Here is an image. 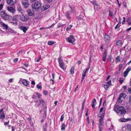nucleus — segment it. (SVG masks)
I'll return each instance as SVG.
<instances>
[{
	"instance_id": "46",
	"label": "nucleus",
	"mask_w": 131,
	"mask_h": 131,
	"mask_svg": "<svg viewBox=\"0 0 131 131\" xmlns=\"http://www.w3.org/2000/svg\"><path fill=\"white\" fill-rule=\"evenodd\" d=\"M123 21L122 23L123 24H124V23L125 22V17H123Z\"/></svg>"
},
{
	"instance_id": "51",
	"label": "nucleus",
	"mask_w": 131,
	"mask_h": 131,
	"mask_svg": "<svg viewBox=\"0 0 131 131\" xmlns=\"http://www.w3.org/2000/svg\"><path fill=\"white\" fill-rule=\"evenodd\" d=\"M15 127L13 126L12 127V131H14Z\"/></svg>"
},
{
	"instance_id": "7",
	"label": "nucleus",
	"mask_w": 131,
	"mask_h": 131,
	"mask_svg": "<svg viewBox=\"0 0 131 131\" xmlns=\"http://www.w3.org/2000/svg\"><path fill=\"white\" fill-rule=\"evenodd\" d=\"M68 42L70 43H73L75 40V39L73 36L71 35L70 37L67 38Z\"/></svg>"
},
{
	"instance_id": "39",
	"label": "nucleus",
	"mask_w": 131,
	"mask_h": 131,
	"mask_svg": "<svg viewBox=\"0 0 131 131\" xmlns=\"http://www.w3.org/2000/svg\"><path fill=\"white\" fill-rule=\"evenodd\" d=\"M127 128L128 130H131V124L128 125L127 126Z\"/></svg>"
},
{
	"instance_id": "8",
	"label": "nucleus",
	"mask_w": 131,
	"mask_h": 131,
	"mask_svg": "<svg viewBox=\"0 0 131 131\" xmlns=\"http://www.w3.org/2000/svg\"><path fill=\"white\" fill-rule=\"evenodd\" d=\"M17 0H6L7 3L12 5H14L16 2Z\"/></svg>"
},
{
	"instance_id": "16",
	"label": "nucleus",
	"mask_w": 131,
	"mask_h": 131,
	"mask_svg": "<svg viewBox=\"0 0 131 131\" xmlns=\"http://www.w3.org/2000/svg\"><path fill=\"white\" fill-rule=\"evenodd\" d=\"M26 12L28 15L29 16H31L34 14L33 13L31 12L30 9H28L27 10Z\"/></svg>"
},
{
	"instance_id": "25",
	"label": "nucleus",
	"mask_w": 131,
	"mask_h": 131,
	"mask_svg": "<svg viewBox=\"0 0 131 131\" xmlns=\"http://www.w3.org/2000/svg\"><path fill=\"white\" fill-rule=\"evenodd\" d=\"M18 18V15L15 16H14L12 18L13 21H16V22H17V19Z\"/></svg>"
},
{
	"instance_id": "14",
	"label": "nucleus",
	"mask_w": 131,
	"mask_h": 131,
	"mask_svg": "<svg viewBox=\"0 0 131 131\" xmlns=\"http://www.w3.org/2000/svg\"><path fill=\"white\" fill-rule=\"evenodd\" d=\"M50 7V6L46 4L43 6V7L42 8V10L44 11L45 10L48 9Z\"/></svg>"
},
{
	"instance_id": "45",
	"label": "nucleus",
	"mask_w": 131,
	"mask_h": 131,
	"mask_svg": "<svg viewBox=\"0 0 131 131\" xmlns=\"http://www.w3.org/2000/svg\"><path fill=\"white\" fill-rule=\"evenodd\" d=\"M122 64H121L119 65V71H120L121 69L122 68Z\"/></svg>"
},
{
	"instance_id": "38",
	"label": "nucleus",
	"mask_w": 131,
	"mask_h": 131,
	"mask_svg": "<svg viewBox=\"0 0 131 131\" xmlns=\"http://www.w3.org/2000/svg\"><path fill=\"white\" fill-rule=\"evenodd\" d=\"M36 95H37V97L38 98H40V96H41V95L40 94V93H36Z\"/></svg>"
},
{
	"instance_id": "31",
	"label": "nucleus",
	"mask_w": 131,
	"mask_h": 131,
	"mask_svg": "<svg viewBox=\"0 0 131 131\" xmlns=\"http://www.w3.org/2000/svg\"><path fill=\"white\" fill-rule=\"evenodd\" d=\"M120 61V59L119 56H117L116 59V63Z\"/></svg>"
},
{
	"instance_id": "33",
	"label": "nucleus",
	"mask_w": 131,
	"mask_h": 131,
	"mask_svg": "<svg viewBox=\"0 0 131 131\" xmlns=\"http://www.w3.org/2000/svg\"><path fill=\"white\" fill-rule=\"evenodd\" d=\"M104 113H103L101 115V116H99V117H100V119H103L104 118Z\"/></svg>"
},
{
	"instance_id": "55",
	"label": "nucleus",
	"mask_w": 131,
	"mask_h": 131,
	"mask_svg": "<svg viewBox=\"0 0 131 131\" xmlns=\"http://www.w3.org/2000/svg\"><path fill=\"white\" fill-rule=\"evenodd\" d=\"M119 24V23L115 27V29H117L119 27V26H118V25Z\"/></svg>"
},
{
	"instance_id": "36",
	"label": "nucleus",
	"mask_w": 131,
	"mask_h": 131,
	"mask_svg": "<svg viewBox=\"0 0 131 131\" xmlns=\"http://www.w3.org/2000/svg\"><path fill=\"white\" fill-rule=\"evenodd\" d=\"M109 15L110 16H111L112 17H113L114 16L113 15V12H112L110 11H109Z\"/></svg>"
},
{
	"instance_id": "52",
	"label": "nucleus",
	"mask_w": 131,
	"mask_h": 131,
	"mask_svg": "<svg viewBox=\"0 0 131 131\" xmlns=\"http://www.w3.org/2000/svg\"><path fill=\"white\" fill-rule=\"evenodd\" d=\"M70 29H71L70 27H69L68 26L67 27L66 30H67V31H68L70 30Z\"/></svg>"
},
{
	"instance_id": "5",
	"label": "nucleus",
	"mask_w": 131,
	"mask_h": 131,
	"mask_svg": "<svg viewBox=\"0 0 131 131\" xmlns=\"http://www.w3.org/2000/svg\"><path fill=\"white\" fill-rule=\"evenodd\" d=\"M22 4L25 8H27L29 6V2L27 0H23L21 2Z\"/></svg>"
},
{
	"instance_id": "22",
	"label": "nucleus",
	"mask_w": 131,
	"mask_h": 131,
	"mask_svg": "<svg viewBox=\"0 0 131 131\" xmlns=\"http://www.w3.org/2000/svg\"><path fill=\"white\" fill-rule=\"evenodd\" d=\"M9 23H10L12 25L16 26L17 25V22L16 21H10Z\"/></svg>"
},
{
	"instance_id": "10",
	"label": "nucleus",
	"mask_w": 131,
	"mask_h": 131,
	"mask_svg": "<svg viewBox=\"0 0 131 131\" xmlns=\"http://www.w3.org/2000/svg\"><path fill=\"white\" fill-rule=\"evenodd\" d=\"M0 24L3 27L4 29H7L8 27L7 25L3 23L1 20H0Z\"/></svg>"
},
{
	"instance_id": "35",
	"label": "nucleus",
	"mask_w": 131,
	"mask_h": 131,
	"mask_svg": "<svg viewBox=\"0 0 131 131\" xmlns=\"http://www.w3.org/2000/svg\"><path fill=\"white\" fill-rule=\"evenodd\" d=\"M104 88L106 90H107L109 88L107 84H106V85H104Z\"/></svg>"
},
{
	"instance_id": "4",
	"label": "nucleus",
	"mask_w": 131,
	"mask_h": 131,
	"mask_svg": "<svg viewBox=\"0 0 131 131\" xmlns=\"http://www.w3.org/2000/svg\"><path fill=\"white\" fill-rule=\"evenodd\" d=\"M58 61L59 65L60 67L63 69H64L65 68V65L63 62V60L61 59V57H59L58 58Z\"/></svg>"
},
{
	"instance_id": "44",
	"label": "nucleus",
	"mask_w": 131,
	"mask_h": 131,
	"mask_svg": "<svg viewBox=\"0 0 131 131\" xmlns=\"http://www.w3.org/2000/svg\"><path fill=\"white\" fill-rule=\"evenodd\" d=\"M131 68H130L129 67L126 70V71H127L128 72H128L131 70Z\"/></svg>"
},
{
	"instance_id": "60",
	"label": "nucleus",
	"mask_w": 131,
	"mask_h": 131,
	"mask_svg": "<svg viewBox=\"0 0 131 131\" xmlns=\"http://www.w3.org/2000/svg\"><path fill=\"white\" fill-rule=\"evenodd\" d=\"M129 101L130 104H131V95L129 97Z\"/></svg>"
},
{
	"instance_id": "15",
	"label": "nucleus",
	"mask_w": 131,
	"mask_h": 131,
	"mask_svg": "<svg viewBox=\"0 0 131 131\" xmlns=\"http://www.w3.org/2000/svg\"><path fill=\"white\" fill-rule=\"evenodd\" d=\"M96 103V100L95 99H94L92 102V107L93 108H95V105Z\"/></svg>"
},
{
	"instance_id": "29",
	"label": "nucleus",
	"mask_w": 131,
	"mask_h": 131,
	"mask_svg": "<svg viewBox=\"0 0 131 131\" xmlns=\"http://www.w3.org/2000/svg\"><path fill=\"white\" fill-rule=\"evenodd\" d=\"M47 123H46L43 126V129H44L43 131H47Z\"/></svg>"
},
{
	"instance_id": "50",
	"label": "nucleus",
	"mask_w": 131,
	"mask_h": 131,
	"mask_svg": "<svg viewBox=\"0 0 131 131\" xmlns=\"http://www.w3.org/2000/svg\"><path fill=\"white\" fill-rule=\"evenodd\" d=\"M63 117L64 116H63V115H62L61 116L60 121H63Z\"/></svg>"
},
{
	"instance_id": "27",
	"label": "nucleus",
	"mask_w": 131,
	"mask_h": 131,
	"mask_svg": "<svg viewBox=\"0 0 131 131\" xmlns=\"http://www.w3.org/2000/svg\"><path fill=\"white\" fill-rule=\"evenodd\" d=\"M55 43V42L53 41H49L48 42V44L49 45H53Z\"/></svg>"
},
{
	"instance_id": "32",
	"label": "nucleus",
	"mask_w": 131,
	"mask_h": 131,
	"mask_svg": "<svg viewBox=\"0 0 131 131\" xmlns=\"http://www.w3.org/2000/svg\"><path fill=\"white\" fill-rule=\"evenodd\" d=\"M128 73L127 71L126 70L123 73V76L124 77L126 76L128 74Z\"/></svg>"
},
{
	"instance_id": "63",
	"label": "nucleus",
	"mask_w": 131,
	"mask_h": 131,
	"mask_svg": "<svg viewBox=\"0 0 131 131\" xmlns=\"http://www.w3.org/2000/svg\"><path fill=\"white\" fill-rule=\"evenodd\" d=\"M127 86H124L123 87V88L124 89V90H125L126 89Z\"/></svg>"
},
{
	"instance_id": "47",
	"label": "nucleus",
	"mask_w": 131,
	"mask_h": 131,
	"mask_svg": "<svg viewBox=\"0 0 131 131\" xmlns=\"http://www.w3.org/2000/svg\"><path fill=\"white\" fill-rule=\"evenodd\" d=\"M43 93L45 95H47L48 94L47 92L46 91H44Z\"/></svg>"
},
{
	"instance_id": "13",
	"label": "nucleus",
	"mask_w": 131,
	"mask_h": 131,
	"mask_svg": "<svg viewBox=\"0 0 131 131\" xmlns=\"http://www.w3.org/2000/svg\"><path fill=\"white\" fill-rule=\"evenodd\" d=\"M20 29L23 31L24 33L26 32V31L28 30V28L27 27L21 26L20 27Z\"/></svg>"
},
{
	"instance_id": "1",
	"label": "nucleus",
	"mask_w": 131,
	"mask_h": 131,
	"mask_svg": "<svg viewBox=\"0 0 131 131\" xmlns=\"http://www.w3.org/2000/svg\"><path fill=\"white\" fill-rule=\"evenodd\" d=\"M114 110L118 115H124L126 112L123 107L120 106L116 104L114 106Z\"/></svg>"
},
{
	"instance_id": "59",
	"label": "nucleus",
	"mask_w": 131,
	"mask_h": 131,
	"mask_svg": "<svg viewBox=\"0 0 131 131\" xmlns=\"http://www.w3.org/2000/svg\"><path fill=\"white\" fill-rule=\"evenodd\" d=\"M9 121H8L7 122H5L4 123V124L5 125H8L9 124Z\"/></svg>"
},
{
	"instance_id": "24",
	"label": "nucleus",
	"mask_w": 131,
	"mask_h": 131,
	"mask_svg": "<svg viewBox=\"0 0 131 131\" xmlns=\"http://www.w3.org/2000/svg\"><path fill=\"white\" fill-rule=\"evenodd\" d=\"M5 118V116L4 114V112H2V113L0 115V119H3Z\"/></svg>"
},
{
	"instance_id": "62",
	"label": "nucleus",
	"mask_w": 131,
	"mask_h": 131,
	"mask_svg": "<svg viewBox=\"0 0 131 131\" xmlns=\"http://www.w3.org/2000/svg\"><path fill=\"white\" fill-rule=\"evenodd\" d=\"M32 98L33 99H36V96L35 95H32Z\"/></svg>"
},
{
	"instance_id": "19",
	"label": "nucleus",
	"mask_w": 131,
	"mask_h": 131,
	"mask_svg": "<svg viewBox=\"0 0 131 131\" xmlns=\"http://www.w3.org/2000/svg\"><path fill=\"white\" fill-rule=\"evenodd\" d=\"M22 83L25 86H27L28 85V83L27 81L25 80L24 79L22 81Z\"/></svg>"
},
{
	"instance_id": "21",
	"label": "nucleus",
	"mask_w": 131,
	"mask_h": 131,
	"mask_svg": "<svg viewBox=\"0 0 131 131\" xmlns=\"http://www.w3.org/2000/svg\"><path fill=\"white\" fill-rule=\"evenodd\" d=\"M117 45L119 46H121L122 45V42L121 41L119 40L118 41L116 42Z\"/></svg>"
},
{
	"instance_id": "61",
	"label": "nucleus",
	"mask_w": 131,
	"mask_h": 131,
	"mask_svg": "<svg viewBox=\"0 0 131 131\" xmlns=\"http://www.w3.org/2000/svg\"><path fill=\"white\" fill-rule=\"evenodd\" d=\"M13 79H11L9 80V82L10 83L12 82L13 81Z\"/></svg>"
},
{
	"instance_id": "56",
	"label": "nucleus",
	"mask_w": 131,
	"mask_h": 131,
	"mask_svg": "<svg viewBox=\"0 0 131 131\" xmlns=\"http://www.w3.org/2000/svg\"><path fill=\"white\" fill-rule=\"evenodd\" d=\"M18 58H15L14 60V62H16L17 61H18Z\"/></svg>"
},
{
	"instance_id": "54",
	"label": "nucleus",
	"mask_w": 131,
	"mask_h": 131,
	"mask_svg": "<svg viewBox=\"0 0 131 131\" xmlns=\"http://www.w3.org/2000/svg\"><path fill=\"white\" fill-rule=\"evenodd\" d=\"M45 119V117L44 116H42V119L41 120V122H43V121Z\"/></svg>"
},
{
	"instance_id": "64",
	"label": "nucleus",
	"mask_w": 131,
	"mask_h": 131,
	"mask_svg": "<svg viewBox=\"0 0 131 131\" xmlns=\"http://www.w3.org/2000/svg\"><path fill=\"white\" fill-rule=\"evenodd\" d=\"M131 30V27L127 29L126 31H129Z\"/></svg>"
},
{
	"instance_id": "23",
	"label": "nucleus",
	"mask_w": 131,
	"mask_h": 131,
	"mask_svg": "<svg viewBox=\"0 0 131 131\" xmlns=\"http://www.w3.org/2000/svg\"><path fill=\"white\" fill-rule=\"evenodd\" d=\"M125 95V93H122L120 94L119 97L121 98V99H123L125 98V96H124Z\"/></svg>"
},
{
	"instance_id": "41",
	"label": "nucleus",
	"mask_w": 131,
	"mask_h": 131,
	"mask_svg": "<svg viewBox=\"0 0 131 131\" xmlns=\"http://www.w3.org/2000/svg\"><path fill=\"white\" fill-rule=\"evenodd\" d=\"M85 104V101H84L82 103V109L83 110Z\"/></svg>"
},
{
	"instance_id": "58",
	"label": "nucleus",
	"mask_w": 131,
	"mask_h": 131,
	"mask_svg": "<svg viewBox=\"0 0 131 131\" xmlns=\"http://www.w3.org/2000/svg\"><path fill=\"white\" fill-rule=\"evenodd\" d=\"M31 83L33 85H34L35 83L34 81H31Z\"/></svg>"
},
{
	"instance_id": "53",
	"label": "nucleus",
	"mask_w": 131,
	"mask_h": 131,
	"mask_svg": "<svg viewBox=\"0 0 131 131\" xmlns=\"http://www.w3.org/2000/svg\"><path fill=\"white\" fill-rule=\"evenodd\" d=\"M111 80L110 81H109L107 82V83L109 85H111Z\"/></svg>"
},
{
	"instance_id": "6",
	"label": "nucleus",
	"mask_w": 131,
	"mask_h": 131,
	"mask_svg": "<svg viewBox=\"0 0 131 131\" xmlns=\"http://www.w3.org/2000/svg\"><path fill=\"white\" fill-rule=\"evenodd\" d=\"M20 20L22 21H25L27 20L29 18L28 16L24 15H22L20 16Z\"/></svg>"
},
{
	"instance_id": "11",
	"label": "nucleus",
	"mask_w": 131,
	"mask_h": 131,
	"mask_svg": "<svg viewBox=\"0 0 131 131\" xmlns=\"http://www.w3.org/2000/svg\"><path fill=\"white\" fill-rule=\"evenodd\" d=\"M89 68H87L85 69L83 72L82 78V81L83 80L84 78V77L85 76V74L86 72L88 70Z\"/></svg>"
},
{
	"instance_id": "9",
	"label": "nucleus",
	"mask_w": 131,
	"mask_h": 131,
	"mask_svg": "<svg viewBox=\"0 0 131 131\" xmlns=\"http://www.w3.org/2000/svg\"><path fill=\"white\" fill-rule=\"evenodd\" d=\"M8 11L9 12L13 14L15 11V9L12 7H7Z\"/></svg>"
},
{
	"instance_id": "48",
	"label": "nucleus",
	"mask_w": 131,
	"mask_h": 131,
	"mask_svg": "<svg viewBox=\"0 0 131 131\" xmlns=\"http://www.w3.org/2000/svg\"><path fill=\"white\" fill-rule=\"evenodd\" d=\"M99 123H102L103 121V119H99Z\"/></svg>"
},
{
	"instance_id": "17",
	"label": "nucleus",
	"mask_w": 131,
	"mask_h": 131,
	"mask_svg": "<svg viewBox=\"0 0 131 131\" xmlns=\"http://www.w3.org/2000/svg\"><path fill=\"white\" fill-rule=\"evenodd\" d=\"M92 4L94 6V9H96L97 10V7H98V6L97 5V4L94 1H92L91 2Z\"/></svg>"
},
{
	"instance_id": "28",
	"label": "nucleus",
	"mask_w": 131,
	"mask_h": 131,
	"mask_svg": "<svg viewBox=\"0 0 131 131\" xmlns=\"http://www.w3.org/2000/svg\"><path fill=\"white\" fill-rule=\"evenodd\" d=\"M65 128V125L64 123H63L61 127V130H64Z\"/></svg>"
},
{
	"instance_id": "3",
	"label": "nucleus",
	"mask_w": 131,
	"mask_h": 131,
	"mask_svg": "<svg viewBox=\"0 0 131 131\" xmlns=\"http://www.w3.org/2000/svg\"><path fill=\"white\" fill-rule=\"evenodd\" d=\"M1 17L4 20H8L9 18V16L4 11H2L1 13Z\"/></svg>"
},
{
	"instance_id": "34",
	"label": "nucleus",
	"mask_w": 131,
	"mask_h": 131,
	"mask_svg": "<svg viewBox=\"0 0 131 131\" xmlns=\"http://www.w3.org/2000/svg\"><path fill=\"white\" fill-rule=\"evenodd\" d=\"M4 4L3 3L0 4V11L2 10Z\"/></svg>"
},
{
	"instance_id": "12",
	"label": "nucleus",
	"mask_w": 131,
	"mask_h": 131,
	"mask_svg": "<svg viewBox=\"0 0 131 131\" xmlns=\"http://www.w3.org/2000/svg\"><path fill=\"white\" fill-rule=\"evenodd\" d=\"M104 39L105 41L108 42L110 40V37L108 35H104Z\"/></svg>"
},
{
	"instance_id": "42",
	"label": "nucleus",
	"mask_w": 131,
	"mask_h": 131,
	"mask_svg": "<svg viewBox=\"0 0 131 131\" xmlns=\"http://www.w3.org/2000/svg\"><path fill=\"white\" fill-rule=\"evenodd\" d=\"M37 88L38 89H41V85H39L38 84L37 85Z\"/></svg>"
},
{
	"instance_id": "2",
	"label": "nucleus",
	"mask_w": 131,
	"mask_h": 131,
	"mask_svg": "<svg viewBox=\"0 0 131 131\" xmlns=\"http://www.w3.org/2000/svg\"><path fill=\"white\" fill-rule=\"evenodd\" d=\"M41 6V3L39 2H37L32 4L31 5L32 8L33 9L37 10L40 8Z\"/></svg>"
},
{
	"instance_id": "40",
	"label": "nucleus",
	"mask_w": 131,
	"mask_h": 131,
	"mask_svg": "<svg viewBox=\"0 0 131 131\" xmlns=\"http://www.w3.org/2000/svg\"><path fill=\"white\" fill-rule=\"evenodd\" d=\"M107 54L106 52H105L103 55V58H106Z\"/></svg>"
},
{
	"instance_id": "57",
	"label": "nucleus",
	"mask_w": 131,
	"mask_h": 131,
	"mask_svg": "<svg viewBox=\"0 0 131 131\" xmlns=\"http://www.w3.org/2000/svg\"><path fill=\"white\" fill-rule=\"evenodd\" d=\"M86 119L87 121L88 122V124H89V117H87Z\"/></svg>"
},
{
	"instance_id": "18",
	"label": "nucleus",
	"mask_w": 131,
	"mask_h": 131,
	"mask_svg": "<svg viewBox=\"0 0 131 131\" xmlns=\"http://www.w3.org/2000/svg\"><path fill=\"white\" fill-rule=\"evenodd\" d=\"M108 59L111 63H113V62L114 59L111 56H110L108 57Z\"/></svg>"
},
{
	"instance_id": "43",
	"label": "nucleus",
	"mask_w": 131,
	"mask_h": 131,
	"mask_svg": "<svg viewBox=\"0 0 131 131\" xmlns=\"http://www.w3.org/2000/svg\"><path fill=\"white\" fill-rule=\"evenodd\" d=\"M124 81L121 78H120L119 80V82L121 84H122Z\"/></svg>"
},
{
	"instance_id": "26",
	"label": "nucleus",
	"mask_w": 131,
	"mask_h": 131,
	"mask_svg": "<svg viewBox=\"0 0 131 131\" xmlns=\"http://www.w3.org/2000/svg\"><path fill=\"white\" fill-rule=\"evenodd\" d=\"M70 13L69 12H67L66 14V16L67 17V18L70 19Z\"/></svg>"
},
{
	"instance_id": "20",
	"label": "nucleus",
	"mask_w": 131,
	"mask_h": 131,
	"mask_svg": "<svg viewBox=\"0 0 131 131\" xmlns=\"http://www.w3.org/2000/svg\"><path fill=\"white\" fill-rule=\"evenodd\" d=\"M126 21L129 26L131 25V18H128L127 20Z\"/></svg>"
},
{
	"instance_id": "37",
	"label": "nucleus",
	"mask_w": 131,
	"mask_h": 131,
	"mask_svg": "<svg viewBox=\"0 0 131 131\" xmlns=\"http://www.w3.org/2000/svg\"><path fill=\"white\" fill-rule=\"evenodd\" d=\"M122 100L123 99H121V98L119 97L118 99V100L119 102L121 103L122 102V101H123Z\"/></svg>"
},
{
	"instance_id": "30",
	"label": "nucleus",
	"mask_w": 131,
	"mask_h": 131,
	"mask_svg": "<svg viewBox=\"0 0 131 131\" xmlns=\"http://www.w3.org/2000/svg\"><path fill=\"white\" fill-rule=\"evenodd\" d=\"M74 66H73L71 68L70 71L71 72L72 74H73L74 73Z\"/></svg>"
},
{
	"instance_id": "49",
	"label": "nucleus",
	"mask_w": 131,
	"mask_h": 131,
	"mask_svg": "<svg viewBox=\"0 0 131 131\" xmlns=\"http://www.w3.org/2000/svg\"><path fill=\"white\" fill-rule=\"evenodd\" d=\"M17 10L18 11H19V12H21V11L22 10V9L20 7L18 8Z\"/></svg>"
}]
</instances>
